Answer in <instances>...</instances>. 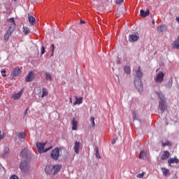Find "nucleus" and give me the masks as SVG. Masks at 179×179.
Instances as JSON below:
<instances>
[{
  "label": "nucleus",
  "mask_w": 179,
  "mask_h": 179,
  "mask_svg": "<svg viewBox=\"0 0 179 179\" xmlns=\"http://www.w3.org/2000/svg\"><path fill=\"white\" fill-rule=\"evenodd\" d=\"M27 111H29V108H27L26 109L25 113H24L25 115L27 114Z\"/></svg>",
  "instance_id": "45"
},
{
  "label": "nucleus",
  "mask_w": 179,
  "mask_h": 179,
  "mask_svg": "<svg viewBox=\"0 0 179 179\" xmlns=\"http://www.w3.org/2000/svg\"><path fill=\"white\" fill-rule=\"evenodd\" d=\"M159 109L162 113H164L167 110V105L166 104V101H159Z\"/></svg>",
  "instance_id": "7"
},
{
  "label": "nucleus",
  "mask_w": 179,
  "mask_h": 179,
  "mask_svg": "<svg viewBox=\"0 0 179 179\" xmlns=\"http://www.w3.org/2000/svg\"><path fill=\"white\" fill-rule=\"evenodd\" d=\"M124 72L127 73V75H129L131 73V67L129 66H125L124 69Z\"/></svg>",
  "instance_id": "27"
},
{
  "label": "nucleus",
  "mask_w": 179,
  "mask_h": 179,
  "mask_svg": "<svg viewBox=\"0 0 179 179\" xmlns=\"http://www.w3.org/2000/svg\"><path fill=\"white\" fill-rule=\"evenodd\" d=\"M169 157H170V152L169 151H164L161 156L162 160H166Z\"/></svg>",
  "instance_id": "16"
},
{
  "label": "nucleus",
  "mask_w": 179,
  "mask_h": 179,
  "mask_svg": "<svg viewBox=\"0 0 179 179\" xmlns=\"http://www.w3.org/2000/svg\"><path fill=\"white\" fill-rule=\"evenodd\" d=\"M51 157L54 160H58L59 157V149L58 148H55L51 152Z\"/></svg>",
  "instance_id": "5"
},
{
  "label": "nucleus",
  "mask_w": 179,
  "mask_h": 179,
  "mask_svg": "<svg viewBox=\"0 0 179 179\" xmlns=\"http://www.w3.org/2000/svg\"><path fill=\"white\" fill-rule=\"evenodd\" d=\"M164 80V73L163 71H160L155 78V82L157 83H162Z\"/></svg>",
  "instance_id": "6"
},
{
  "label": "nucleus",
  "mask_w": 179,
  "mask_h": 179,
  "mask_svg": "<svg viewBox=\"0 0 179 179\" xmlns=\"http://www.w3.org/2000/svg\"><path fill=\"white\" fill-rule=\"evenodd\" d=\"M155 20H152V24H155Z\"/></svg>",
  "instance_id": "46"
},
{
  "label": "nucleus",
  "mask_w": 179,
  "mask_h": 179,
  "mask_svg": "<svg viewBox=\"0 0 179 179\" xmlns=\"http://www.w3.org/2000/svg\"><path fill=\"white\" fill-rule=\"evenodd\" d=\"M20 156H22L24 159L27 157V149H24L21 151Z\"/></svg>",
  "instance_id": "26"
},
{
  "label": "nucleus",
  "mask_w": 179,
  "mask_h": 179,
  "mask_svg": "<svg viewBox=\"0 0 179 179\" xmlns=\"http://www.w3.org/2000/svg\"><path fill=\"white\" fill-rule=\"evenodd\" d=\"M143 176H145V173H138L136 177L137 178H142L143 177Z\"/></svg>",
  "instance_id": "38"
},
{
  "label": "nucleus",
  "mask_w": 179,
  "mask_h": 179,
  "mask_svg": "<svg viewBox=\"0 0 179 179\" xmlns=\"http://www.w3.org/2000/svg\"><path fill=\"white\" fill-rule=\"evenodd\" d=\"M28 19H29V22L30 23V24H31V26H34V24H36V18H34V17H33V15H28Z\"/></svg>",
  "instance_id": "21"
},
{
  "label": "nucleus",
  "mask_w": 179,
  "mask_h": 179,
  "mask_svg": "<svg viewBox=\"0 0 179 179\" xmlns=\"http://www.w3.org/2000/svg\"><path fill=\"white\" fill-rule=\"evenodd\" d=\"M6 70H2L1 71V74H2V76H3V78H5V77H6Z\"/></svg>",
  "instance_id": "41"
},
{
  "label": "nucleus",
  "mask_w": 179,
  "mask_h": 179,
  "mask_svg": "<svg viewBox=\"0 0 179 179\" xmlns=\"http://www.w3.org/2000/svg\"><path fill=\"white\" fill-rule=\"evenodd\" d=\"M22 96V91H20V92L17 93V94H13L12 97L13 99H14V100H19V99H20V97Z\"/></svg>",
  "instance_id": "25"
},
{
  "label": "nucleus",
  "mask_w": 179,
  "mask_h": 179,
  "mask_svg": "<svg viewBox=\"0 0 179 179\" xmlns=\"http://www.w3.org/2000/svg\"><path fill=\"white\" fill-rule=\"evenodd\" d=\"M173 47L176 50H179V35L178 38L173 43Z\"/></svg>",
  "instance_id": "24"
},
{
  "label": "nucleus",
  "mask_w": 179,
  "mask_h": 179,
  "mask_svg": "<svg viewBox=\"0 0 179 179\" xmlns=\"http://www.w3.org/2000/svg\"><path fill=\"white\" fill-rule=\"evenodd\" d=\"M171 86H173V80L169 81V83H168V84H167V85H166V87H167L169 89H170V87H171Z\"/></svg>",
  "instance_id": "37"
},
{
  "label": "nucleus",
  "mask_w": 179,
  "mask_h": 179,
  "mask_svg": "<svg viewBox=\"0 0 179 179\" xmlns=\"http://www.w3.org/2000/svg\"><path fill=\"white\" fill-rule=\"evenodd\" d=\"M73 149L76 155H79V150L80 149V142L76 141L74 143Z\"/></svg>",
  "instance_id": "10"
},
{
  "label": "nucleus",
  "mask_w": 179,
  "mask_h": 179,
  "mask_svg": "<svg viewBox=\"0 0 179 179\" xmlns=\"http://www.w3.org/2000/svg\"><path fill=\"white\" fill-rule=\"evenodd\" d=\"M0 134H1V131H0Z\"/></svg>",
  "instance_id": "49"
},
{
  "label": "nucleus",
  "mask_w": 179,
  "mask_h": 179,
  "mask_svg": "<svg viewBox=\"0 0 179 179\" xmlns=\"http://www.w3.org/2000/svg\"><path fill=\"white\" fill-rule=\"evenodd\" d=\"M9 27L7 32L4 35V40H9V37L12 36V32L15 31V29L16 27V23L15 22L14 18H10L8 20Z\"/></svg>",
  "instance_id": "1"
},
{
  "label": "nucleus",
  "mask_w": 179,
  "mask_h": 179,
  "mask_svg": "<svg viewBox=\"0 0 179 179\" xmlns=\"http://www.w3.org/2000/svg\"><path fill=\"white\" fill-rule=\"evenodd\" d=\"M3 138H5V134H0V141H2V139H3Z\"/></svg>",
  "instance_id": "42"
},
{
  "label": "nucleus",
  "mask_w": 179,
  "mask_h": 179,
  "mask_svg": "<svg viewBox=\"0 0 179 179\" xmlns=\"http://www.w3.org/2000/svg\"><path fill=\"white\" fill-rule=\"evenodd\" d=\"M19 139H24L26 138V132H20L18 134Z\"/></svg>",
  "instance_id": "31"
},
{
  "label": "nucleus",
  "mask_w": 179,
  "mask_h": 179,
  "mask_svg": "<svg viewBox=\"0 0 179 179\" xmlns=\"http://www.w3.org/2000/svg\"><path fill=\"white\" fill-rule=\"evenodd\" d=\"M47 143H36V148L38 149V153H43V152H48V150H51L52 149V146L48 147L47 148L44 149Z\"/></svg>",
  "instance_id": "2"
},
{
  "label": "nucleus",
  "mask_w": 179,
  "mask_h": 179,
  "mask_svg": "<svg viewBox=\"0 0 179 179\" xmlns=\"http://www.w3.org/2000/svg\"><path fill=\"white\" fill-rule=\"evenodd\" d=\"M62 169V166L60 164H57L53 166V175L58 174L59 171Z\"/></svg>",
  "instance_id": "12"
},
{
  "label": "nucleus",
  "mask_w": 179,
  "mask_h": 179,
  "mask_svg": "<svg viewBox=\"0 0 179 179\" xmlns=\"http://www.w3.org/2000/svg\"><path fill=\"white\" fill-rule=\"evenodd\" d=\"M139 40V36L135 34L130 35L129 36V41L131 43H134V41H138Z\"/></svg>",
  "instance_id": "15"
},
{
  "label": "nucleus",
  "mask_w": 179,
  "mask_h": 179,
  "mask_svg": "<svg viewBox=\"0 0 179 179\" xmlns=\"http://www.w3.org/2000/svg\"><path fill=\"white\" fill-rule=\"evenodd\" d=\"M113 144L115 143V141L113 140Z\"/></svg>",
  "instance_id": "48"
},
{
  "label": "nucleus",
  "mask_w": 179,
  "mask_h": 179,
  "mask_svg": "<svg viewBox=\"0 0 179 179\" xmlns=\"http://www.w3.org/2000/svg\"><path fill=\"white\" fill-rule=\"evenodd\" d=\"M168 163L169 164V166H171V164H174V163H176V164L179 163V160L178 159H177V157L175 158H170L168 160Z\"/></svg>",
  "instance_id": "19"
},
{
  "label": "nucleus",
  "mask_w": 179,
  "mask_h": 179,
  "mask_svg": "<svg viewBox=\"0 0 179 179\" xmlns=\"http://www.w3.org/2000/svg\"><path fill=\"white\" fill-rule=\"evenodd\" d=\"M162 171L164 177H169L170 176V171L166 168H162Z\"/></svg>",
  "instance_id": "23"
},
{
  "label": "nucleus",
  "mask_w": 179,
  "mask_h": 179,
  "mask_svg": "<svg viewBox=\"0 0 179 179\" xmlns=\"http://www.w3.org/2000/svg\"><path fill=\"white\" fill-rule=\"evenodd\" d=\"M90 121L92 122V128H94L96 127V123L94 122V117H92L90 118Z\"/></svg>",
  "instance_id": "35"
},
{
  "label": "nucleus",
  "mask_w": 179,
  "mask_h": 179,
  "mask_svg": "<svg viewBox=\"0 0 179 179\" xmlns=\"http://www.w3.org/2000/svg\"><path fill=\"white\" fill-rule=\"evenodd\" d=\"M45 54V48L44 46L41 47V55H44Z\"/></svg>",
  "instance_id": "36"
},
{
  "label": "nucleus",
  "mask_w": 179,
  "mask_h": 179,
  "mask_svg": "<svg viewBox=\"0 0 179 179\" xmlns=\"http://www.w3.org/2000/svg\"><path fill=\"white\" fill-rule=\"evenodd\" d=\"M95 152H96V157L97 159H101V156H100V154L99 153V146L95 145Z\"/></svg>",
  "instance_id": "29"
},
{
  "label": "nucleus",
  "mask_w": 179,
  "mask_h": 179,
  "mask_svg": "<svg viewBox=\"0 0 179 179\" xmlns=\"http://www.w3.org/2000/svg\"><path fill=\"white\" fill-rule=\"evenodd\" d=\"M146 157V152L145 151H141L139 154V159H145Z\"/></svg>",
  "instance_id": "33"
},
{
  "label": "nucleus",
  "mask_w": 179,
  "mask_h": 179,
  "mask_svg": "<svg viewBox=\"0 0 179 179\" xmlns=\"http://www.w3.org/2000/svg\"><path fill=\"white\" fill-rule=\"evenodd\" d=\"M80 24H85V21L80 20Z\"/></svg>",
  "instance_id": "44"
},
{
  "label": "nucleus",
  "mask_w": 179,
  "mask_h": 179,
  "mask_svg": "<svg viewBox=\"0 0 179 179\" xmlns=\"http://www.w3.org/2000/svg\"><path fill=\"white\" fill-rule=\"evenodd\" d=\"M34 79V73L33 71H29L28 75L25 78L26 82H31Z\"/></svg>",
  "instance_id": "11"
},
{
  "label": "nucleus",
  "mask_w": 179,
  "mask_h": 179,
  "mask_svg": "<svg viewBox=\"0 0 179 179\" xmlns=\"http://www.w3.org/2000/svg\"><path fill=\"white\" fill-rule=\"evenodd\" d=\"M70 103H72V98H70Z\"/></svg>",
  "instance_id": "47"
},
{
  "label": "nucleus",
  "mask_w": 179,
  "mask_h": 179,
  "mask_svg": "<svg viewBox=\"0 0 179 179\" xmlns=\"http://www.w3.org/2000/svg\"><path fill=\"white\" fill-rule=\"evenodd\" d=\"M158 33H163L164 31H167V27L164 24H162L160 26L157 27Z\"/></svg>",
  "instance_id": "14"
},
{
  "label": "nucleus",
  "mask_w": 179,
  "mask_h": 179,
  "mask_svg": "<svg viewBox=\"0 0 179 179\" xmlns=\"http://www.w3.org/2000/svg\"><path fill=\"white\" fill-rule=\"evenodd\" d=\"M71 125L73 131H76V129H78V121L75 118L72 120Z\"/></svg>",
  "instance_id": "18"
},
{
  "label": "nucleus",
  "mask_w": 179,
  "mask_h": 179,
  "mask_svg": "<svg viewBox=\"0 0 179 179\" xmlns=\"http://www.w3.org/2000/svg\"><path fill=\"white\" fill-rule=\"evenodd\" d=\"M173 145L171 142L167 141L165 143H162V146H171Z\"/></svg>",
  "instance_id": "34"
},
{
  "label": "nucleus",
  "mask_w": 179,
  "mask_h": 179,
  "mask_svg": "<svg viewBox=\"0 0 179 179\" xmlns=\"http://www.w3.org/2000/svg\"><path fill=\"white\" fill-rule=\"evenodd\" d=\"M134 86L136 89H137V90L140 92L143 90V83H142V80H141L140 78H135Z\"/></svg>",
  "instance_id": "3"
},
{
  "label": "nucleus",
  "mask_w": 179,
  "mask_h": 179,
  "mask_svg": "<svg viewBox=\"0 0 179 179\" xmlns=\"http://www.w3.org/2000/svg\"><path fill=\"white\" fill-rule=\"evenodd\" d=\"M136 79H142V78H143V73L141 71V66L138 67V71H136Z\"/></svg>",
  "instance_id": "17"
},
{
  "label": "nucleus",
  "mask_w": 179,
  "mask_h": 179,
  "mask_svg": "<svg viewBox=\"0 0 179 179\" xmlns=\"http://www.w3.org/2000/svg\"><path fill=\"white\" fill-rule=\"evenodd\" d=\"M51 47H52V55H54V51L55 50V45L54 44H52Z\"/></svg>",
  "instance_id": "39"
},
{
  "label": "nucleus",
  "mask_w": 179,
  "mask_h": 179,
  "mask_svg": "<svg viewBox=\"0 0 179 179\" xmlns=\"http://www.w3.org/2000/svg\"><path fill=\"white\" fill-rule=\"evenodd\" d=\"M20 73H22V70H20V69L19 68H15L13 69V73L11 74L12 78L13 79V78H16V76H19Z\"/></svg>",
  "instance_id": "9"
},
{
  "label": "nucleus",
  "mask_w": 179,
  "mask_h": 179,
  "mask_svg": "<svg viewBox=\"0 0 179 179\" xmlns=\"http://www.w3.org/2000/svg\"><path fill=\"white\" fill-rule=\"evenodd\" d=\"M149 13H150V10H149V8H147L145 11L144 10H140L141 17H146L147 16H149Z\"/></svg>",
  "instance_id": "13"
},
{
  "label": "nucleus",
  "mask_w": 179,
  "mask_h": 179,
  "mask_svg": "<svg viewBox=\"0 0 179 179\" xmlns=\"http://www.w3.org/2000/svg\"><path fill=\"white\" fill-rule=\"evenodd\" d=\"M48 95V91L45 88L42 89V95L41 97L42 99L45 97V96Z\"/></svg>",
  "instance_id": "28"
},
{
  "label": "nucleus",
  "mask_w": 179,
  "mask_h": 179,
  "mask_svg": "<svg viewBox=\"0 0 179 179\" xmlns=\"http://www.w3.org/2000/svg\"><path fill=\"white\" fill-rule=\"evenodd\" d=\"M45 171L46 173V174H54V166L52 165H48L46 166L45 169Z\"/></svg>",
  "instance_id": "8"
},
{
  "label": "nucleus",
  "mask_w": 179,
  "mask_h": 179,
  "mask_svg": "<svg viewBox=\"0 0 179 179\" xmlns=\"http://www.w3.org/2000/svg\"><path fill=\"white\" fill-rule=\"evenodd\" d=\"M22 31L24 34H29L30 33V29L27 27H23Z\"/></svg>",
  "instance_id": "32"
},
{
  "label": "nucleus",
  "mask_w": 179,
  "mask_h": 179,
  "mask_svg": "<svg viewBox=\"0 0 179 179\" xmlns=\"http://www.w3.org/2000/svg\"><path fill=\"white\" fill-rule=\"evenodd\" d=\"M157 95L158 96L160 101H166V96H164V94H163L162 92L160 91L157 92Z\"/></svg>",
  "instance_id": "20"
},
{
  "label": "nucleus",
  "mask_w": 179,
  "mask_h": 179,
  "mask_svg": "<svg viewBox=\"0 0 179 179\" xmlns=\"http://www.w3.org/2000/svg\"><path fill=\"white\" fill-rule=\"evenodd\" d=\"M5 150H6V155H8V153H9V148H6V149H5Z\"/></svg>",
  "instance_id": "43"
},
{
  "label": "nucleus",
  "mask_w": 179,
  "mask_h": 179,
  "mask_svg": "<svg viewBox=\"0 0 179 179\" xmlns=\"http://www.w3.org/2000/svg\"><path fill=\"white\" fill-rule=\"evenodd\" d=\"M124 2V0H115V3L117 5H120V3H122Z\"/></svg>",
  "instance_id": "40"
},
{
  "label": "nucleus",
  "mask_w": 179,
  "mask_h": 179,
  "mask_svg": "<svg viewBox=\"0 0 179 179\" xmlns=\"http://www.w3.org/2000/svg\"><path fill=\"white\" fill-rule=\"evenodd\" d=\"M45 79L46 80H50V82H51V80H52V76H51V73H45Z\"/></svg>",
  "instance_id": "30"
},
{
  "label": "nucleus",
  "mask_w": 179,
  "mask_h": 179,
  "mask_svg": "<svg viewBox=\"0 0 179 179\" xmlns=\"http://www.w3.org/2000/svg\"><path fill=\"white\" fill-rule=\"evenodd\" d=\"M83 101V97L78 98V96H76V101L73 103V106H76L78 104H82Z\"/></svg>",
  "instance_id": "22"
},
{
  "label": "nucleus",
  "mask_w": 179,
  "mask_h": 179,
  "mask_svg": "<svg viewBox=\"0 0 179 179\" xmlns=\"http://www.w3.org/2000/svg\"><path fill=\"white\" fill-rule=\"evenodd\" d=\"M20 169L24 173H26V171H29V169H30V165H29V163L27 161H22L21 162V164L20 165Z\"/></svg>",
  "instance_id": "4"
}]
</instances>
